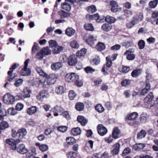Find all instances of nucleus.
Returning <instances> with one entry per match:
<instances>
[{
    "label": "nucleus",
    "instance_id": "48",
    "mask_svg": "<svg viewBox=\"0 0 158 158\" xmlns=\"http://www.w3.org/2000/svg\"><path fill=\"white\" fill-rule=\"evenodd\" d=\"M158 0H155L153 1H151L149 3L150 7L152 8H155L158 4Z\"/></svg>",
    "mask_w": 158,
    "mask_h": 158
},
{
    "label": "nucleus",
    "instance_id": "14",
    "mask_svg": "<svg viewBox=\"0 0 158 158\" xmlns=\"http://www.w3.org/2000/svg\"><path fill=\"white\" fill-rule=\"evenodd\" d=\"M124 55H127V59L130 60H133L135 57V55L132 53L131 49H129L126 51Z\"/></svg>",
    "mask_w": 158,
    "mask_h": 158
},
{
    "label": "nucleus",
    "instance_id": "29",
    "mask_svg": "<svg viewBox=\"0 0 158 158\" xmlns=\"http://www.w3.org/2000/svg\"><path fill=\"white\" fill-rule=\"evenodd\" d=\"M36 70L40 76L43 77L47 76V74L44 71L41 67H36Z\"/></svg>",
    "mask_w": 158,
    "mask_h": 158
},
{
    "label": "nucleus",
    "instance_id": "7",
    "mask_svg": "<svg viewBox=\"0 0 158 158\" xmlns=\"http://www.w3.org/2000/svg\"><path fill=\"white\" fill-rule=\"evenodd\" d=\"M49 96L48 91L43 90L40 91L39 94L36 96L37 99L40 101H42L44 98H46Z\"/></svg>",
    "mask_w": 158,
    "mask_h": 158
},
{
    "label": "nucleus",
    "instance_id": "23",
    "mask_svg": "<svg viewBox=\"0 0 158 158\" xmlns=\"http://www.w3.org/2000/svg\"><path fill=\"white\" fill-rule=\"evenodd\" d=\"M75 32L74 29L72 27H69L66 29L65 34L68 36L71 37L74 34Z\"/></svg>",
    "mask_w": 158,
    "mask_h": 158
},
{
    "label": "nucleus",
    "instance_id": "62",
    "mask_svg": "<svg viewBox=\"0 0 158 158\" xmlns=\"http://www.w3.org/2000/svg\"><path fill=\"white\" fill-rule=\"evenodd\" d=\"M49 46L51 48H54L57 45V43L56 41L54 40H50L49 41Z\"/></svg>",
    "mask_w": 158,
    "mask_h": 158
},
{
    "label": "nucleus",
    "instance_id": "56",
    "mask_svg": "<svg viewBox=\"0 0 158 158\" xmlns=\"http://www.w3.org/2000/svg\"><path fill=\"white\" fill-rule=\"evenodd\" d=\"M57 129L59 131L63 133L67 130V127L65 126H61L58 127Z\"/></svg>",
    "mask_w": 158,
    "mask_h": 158
},
{
    "label": "nucleus",
    "instance_id": "57",
    "mask_svg": "<svg viewBox=\"0 0 158 158\" xmlns=\"http://www.w3.org/2000/svg\"><path fill=\"white\" fill-rule=\"evenodd\" d=\"M113 136L110 135L109 136L105 138V141L107 143H111L113 141Z\"/></svg>",
    "mask_w": 158,
    "mask_h": 158
},
{
    "label": "nucleus",
    "instance_id": "60",
    "mask_svg": "<svg viewBox=\"0 0 158 158\" xmlns=\"http://www.w3.org/2000/svg\"><path fill=\"white\" fill-rule=\"evenodd\" d=\"M76 95V94L73 90H71L69 93V97L70 99L71 100H73Z\"/></svg>",
    "mask_w": 158,
    "mask_h": 158
},
{
    "label": "nucleus",
    "instance_id": "11",
    "mask_svg": "<svg viewBox=\"0 0 158 158\" xmlns=\"http://www.w3.org/2000/svg\"><path fill=\"white\" fill-rule=\"evenodd\" d=\"M47 78V82L48 85L53 84L56 81V76L54 74H52L47 76L44 77Z\"/></svg>",
    "mask_w": 158,
    "mask_h": 158
},
{
    "label": "nucleus",
    "instance_id": "12",
    "mask_svg": "<svg viewBox=\"0 0 158 158\" xmlns=\"http://www.w3.org/2000/svg\"><path fill=\"white\" fill-rule=\"evenodd\" d=\"M19 65V64H15L13 65L12 67L10 69V70L8 72L9 76L7 78V80L8 81H11L14 78V77L12 76V73L13 72V70L16 68Z\"/></svg>",
    "mask_w": 158,
    "mask_h": 158
},
{
    "label": "nucleus",
    "instance_id": "5",
    "mask_svg": "<svg viewBox=\"0 0 158 158\" xmlns=\"http://www.w3.org/2000/svg\"><path fill=\"white\" fill-rule=\"evenodd\" d=\"M72 82H74L76 85L81 87L83 85L82 81L79 79V77L76 73H72Z\"/></svg>",
    "mask_w": 158,
    "mask_h": 158
},
{
    "label": "nucleus",
    "instance_id": "45",
    "mask_svg": "<svg viewBox=\"0 0 158 158\" xmlns=\"http://www.w3.org/2000/svg\"><path fill=\"white\" fill-rule=\"evenodd\" d=\"M27 149L23 144H20V154H25L27 153Z\"/></svg>",
    "mask_w": 158,
    "mask_h": 158
},
{
    "label": "nucleus",
    "instance_id": "63",
    "mask_svg": "<svg viewBox=\"0 0 158 158\" xmlns=\"http://www.w3.org/2000/svg\"><path fill=\"white\" fill-rule=\"evenodd\" d=\"M117 55L116 54H114L113 55L111 56H108L106 57V59L110 60V61H114L117 58Z\"/></svg>",
    "mask_w": 158,
    "mask_h": 158
},
{
    "label": "nucleus",
    "instance_id": "19",
    "mask_svg": "<svg viewBox=\"0 0 158 158\" xmlns=\"http://www.w3.org/2000/svg\"><path fill=\"white\" fill-rule=\"evenodd\" d=\"M26 153V156L27 158L34 157L36 154L35 152V149L34 148H32L31 150L28 151Z\"/></svg>",
    "mask_w": 158,
    "mask_h": 158
},
{
    "label": "nucleus",
    "instance_id": "41",
    "mask_svg": "<svg viewBox=\"0 0 158 158\" xmlns=\"http://www.w3.org/2000/svg\"><path fill=\"white\" fill-rule=\"evenodd\" d=\"M87 10L89 13H94L97 10V9L95 6L92 5L87 7Z\"/></svg>",
    "mask_w": 158,
    "mask_h": 158
},
{
    "label": "nucleus",
    "instance_id": "10",
    "mask_svg": "<svg viewBox=\"0 0 158 158\" xmlns=\"http://www.w3.org/2000/svg\"><path fill=\"white\" fill-rule=\"evenodd\" d=\"M120 145L119 143H116L113 145L112 147L111 152L113 155L118 154L119 152Z\"/></svg>",
    "mask_w": 158,
    "mask_h": 158
},
{
    "label": "nucleus",
    "instance_id": "51",
    "mask_svg": "<svg viewBox=\"0 0 158 158\" xmlns=\"http://www.w3.org/2000/svg\"><path fill=\"white\" fill-rule=\"evenodd\" d=\"M72 73H68L66 74L65 79L66 81L68 82H72Z\"/></svg>",
    "mask_w": 158,
    "mask_h": 158
},
{
    "label": "nucleus",
    "instance_id": "43",
    "mask_svg": "<svg viewBox=\"0 0 158 158\" xmlns=\"http://www.w3.org/2000/svg\"><path fill=\"white\" fill-rule=\"evenodd\" d=\"M95 109L99 113H102L104 110V107L100 104L97 105L95 107Z\"/></svg>",
    "mask_w": 158,
    "mask_h": 158
},
{
    "label": "nucleus",
    "instance_id": "15",
    "mask_svg": "<svg viewBox=\"0 0 158 158\" xmlns=\"http://www.w3.org/2000/svg\"><path fill=\"white\" fill-rule=\"evenodd\" d=\"M62 66V64L60 62L53 63L51 65V68L53 71H56L59 70Z\"/></svg>",
    "mask_w": 158,
    "mask_h": 158
},
{
    "label": "nucleus",
    "instance_id": "13",
    "mask_svg": "<svg viewBox=\"0 0 158 158\" xmlns=\"http://www.w3.org/2000/svg\"><path fill=\"white\" fill-rule=\"evenodd\" d=\"M154 95L152 92H150L144 99V101L146 105L150 104L153 100Z\"/></svg>",
    "mask_w": 158,
    "mask_h": 158
},
{
    "label": "nucleus",
    "instance_id": "54",
    "mask_svg": "<svg viewBox=\"0 0 158 158\" xmlns=\"http://www.w3.org/2000/svg\"><path fill=\"white\" fill-rule=\"evenodd\" d=\"M131 150L129 148H126L123 150L122 155L123 156H126L127 154H129L131 152Z\"/></svg>",
    "mask_w": 158,
    "mask_h": 158
},
{
    "label": "nucleus",
    "instance_id": "6",
    "mask_svg": "<svg viewBox=\"0 0 158 158\" xmlns=\"http://www.w3.org/2000/svg\"><path fill=\"white\" fill-rule=\"evenodd\" d=\"M84 39L86 43L90 46H92L95 44V42L96 41V39L90 34H87L84 37Z\"/></svg>",
    "mask_w": 158,
    "mask_h": 158
},
{
    "label": "nucleus",
    "instance_id": "44",
    "mask_svg": "<svg viewBox=\"0 0 158 158\" xmlns=\"http://www.w3.org/2000/svg\"><path fill=\"white\" fill-rule=\"evenodd\" d=\"M39 50V47L36 43H34L31 50V54H34L35 52Z\"/></svg>",
    "mask_w": 158,
    "mask_h": 158
},
{
    "label": "nucleus",
    "instance_id": "49",
    "mask_svg": "<svg viewBox=\"0 0 158 158\" xmlns=\"http://www.w3.org/2000/svg\"><path fill=\"white\" fill-rule=\"evenodd\" d=\"M8 113L11 115H14L16 114L17 112V110L13 108H9L8 110Z\"/></svg>",
    "mask_w": 158,
    "mask_h": 158
},
{
    "label": "nucleus",
    "instance_id": "50",
    "mask_svg": "<svg viewBox=\"0 0 158 158\" xmlns=\"http://www.w3.org/2000/svg\"><path fill=\"white\" fill-rule=\"evenodd\" d=\"M66 141L67 143L70 145H72L76 142L75 139L72 137H68L67 138Z\"/></svg>",
    "mask_w": 158,
    "mask_h": 158
},
{
    "label": "nucleus",
    "instance_id": "28",
    "mask_svg": "<svg viewBox=\"0 0 158 158\" xmlns=\"http://www.w3.org/2000/svg\"><path fill=\"white\" fill-rule=\"evenodd\" d=\"M38 109L36 107L33 106L28 109L27 112L29 114L31 115L36 112Z\"/></svg>",
    "mask_w": 158,
    "mask_h": 158
},
{
    "label": "nucleus",
    "instance_id": "4",
    "mask_svg": "<svg viewBox=\"0 0 158 158\" xmlns=\"http://www.w3.org/2000/svg\"><path fill=\"white\" fill-rule=\"evenodd\" d=\"M20 142L19 139L15 140L13 139H8L6 140V142L10 146L11 149L14 150L16 149V145Z\"/></svg>",
    "mask_w": 158,
    "mask_h": 158
},
{
    "label": "nucleus",
    "instance_id": "18",
    "mask_svg": "<svg viewBox=\"0 0 158 158\" xmlns=\"http://www.w3.org/2000/svg\"><path fill=\"white\" fill-rule=\"evenodd\" d=\"M77 120L78 122L80 123L81 124L85 126L87 123V120L85 118L82 116L79 115L78 116Z\"/></svg>",
    "mask_w": 158,
    "mask_h": 158
},
{
    "label": "nucleus",
    "instance_id": "34",
    "mask_svg": "<svg viewBox=\"0 0 158 158\" xmlns=\"http://www.w3.org/2000/svg\"><path fill=\"white\" fill-rule=\"evenodd\" d=\"M146 134V132L143 130H141L137 135V138L139 139H141L144 137Z\"/></svg>",
    "mask_w": 158,
    "mask_h": 158
},
{
    "label": "nucleus",
    "instance_id": "39",
    "mask_svg": "<svg viewBox=\"0 0 158 158\" xmlns=\"http://www.w3.org/2000/svg\"><path fill=\"white\" fill-rule=\"evenodd\" d=\"M63 48L62 47L57 45L53 50V53L56 54H58L63 50Z\"/></svg>",
    "mask_w": 158,
    "mask_h": 158
},
{
    "label": "nucleus",
    "instance_id": "16",
    "mask_svg": "<svg viewBox=\"0 0 158 158\" xmlns=\"http://www.w3.org/2000/svg\"><path fill=\"white\" fill-rule=\"evenodd\" d=\"M58 14L60 16L61 19L68 18L70 16L69 13L65 12L64 10H60L58 12Z\"/></svg>",
    "mask_w": 158,
    "mask_h": 158
},
{
    "label": "nucleus",
    "instance_id": "8",
    "mask_svg": "<svg viewBox=\"0 0 158 158\" xmlns=\"http://www.w3.org/2000/svg\"><path fill=\"white\" fill-rule=\"evenodd\" d=\"M97 130L98 133L101 136L104 135L107 132L106 128L102 124H99L98 126Z\"/></svg>",
    "mask_w": 158,
    "mask_h": 158
},
{
    "label": "nucleus",
    "instance_id": "38",
    "mask_svg": "<svg viewBox=\"0 0 158 158\" xmlns=\"http://www.w3.org/2000/svg\"><path fill=\"white\" fill-rule=\"evenodd\" d=\"M141 71L140 69H135L132 72L131 76L134 77H138L141 73Z\"/></svg>",
    "mask_w": 158,
    "mask_h": 158
},
{
    "label": "nucleus",
    "instance_id": "61",
    "mask_svg": "<svg viewBox=\"0 0 158 158\" xmlns=\"http://www.w3.org/2000/svg\"><path fill=\"white\" fill-rule=\"evenodd\" d=\"M132 15V12L126 9L124 10V15L127 17H129Z\"/></svg>",
    "mask_w": 158,
    "mask_h": 158
},
{
    "label": "nucleus",
    "instance_id": "53",
    "mask_svg": "<svg viewBox=\"0 0 158 158\" xmlns=\"http://www.w3.org/2000/svg\"><path fill=\"white\" fill-rule=\"evenodd\" d=\"M62 115L67 120L71 118L70 115L68 111H64L62 112Z\"/></svg>",
    "mask_w": 158,
    "mask_h": 158
},
{
    "label": "nucleus",
    "instance_id": "37",
    "mask_svg": "<svg viewBox=\"0 0 158 158\" xmlns=\"http://www.w3.org/2000/svg\"><path fill=\"white\" fill-rule=\"evenodd\" d=\"M41 51L44 55H48L51 53V51L48 47L44 48Z\"/></svg>",
    "mask_w": 158,
    "mask_h": 158
},
{
    "label": "nucleus",
    "instance_id": "35",
    "mask_svg": "<svg viewBox=\"0 0 158 158\" xmlns=\"http://www.w3.org/2000/svg\"><path fill=\"white\" fill-rule=\"evenodd\" d=\"M84 106L83 103L81 102L77 103L75 106V108L78 111H81L84 109Z\"/></svg>",
    "mask_w": 158,
    "mask_h": 158
},
{
    "label": "nucleus",
    "instance_id": "58",
    "mask_svg": "<svg viewBox=\"0 0 158 158\" xmlns=\"http://www.w3.org/2000/svg\"><path fill=\"white\" fill-rule=\"evenodd\" d=\"M85 71L87 73H92L95 71V69L89 66H87L85 68Z\"/></svg>",
    "mask_w": 158,
    "mask_h": 158
},
{
    "label": "nucleus",
    "instance_id": "55",
    "mask_svg": "<svg viewBox=\"0 0 158 158\" xmlns=\"http://www.w3.org/2000/svg\"><path fill=\"white\" fill-rule=\"evenodd\" d=\"M138 46L139 49H143L145 46V41L143 40H139L138 42Z\"/></svg>",
    "mask_w": 158,
    "mask_h": 158
},
{
    "label": "nucleus",
    "instance_id": "31",
    "mask_svg": "<svg viewBox=\"0 0 158 158\" xmlns=\"http://www.w3.org/2000/svg\"><path fill=\"white\" fill-rule=\"evenodd\" d=\"M86 52V49L85 48H83L77 52L76 56L79 57L83 56L85 54Z\"/></svg>",
    "mask_w": 158,
    "mask_h": 158
},
{
    "label": "nucleus",
    "instance_id": "20",
    "mask_svg": "<svg viewBox=\"0 0 158 158\" xmlns=\"http://www.w3.org/2000/svg\"><path fill=\"white\" fill-rule=\"evenodd\" d=\"M138 114L136 112H134L127 116V120L133 121L137 118Z\"/></svg>",
    "mask_w": 158,
    "mask_h": 158
},
{
    "label": "nucleus",
    "instance_id": "64",
    "mask_svg": "<svg viewBox=\"0 0 158 158\" xmlns=\"http://www.w3.org/2000/svg\"><path fill=\"white\" fill-rule=\"evenodd\" d=\"M39 148L40 150L42 152L46 151L48 149V146L45 144H43L40 145L39 147Z\"/></svg>",
    "mask_w": 158,
    "mask_h": 158
},
{
    "label": "nucleus",
    "instance_id": "59",
    "mask_svg": "<svg viewBox=\"0 0 158 158\" xmlns=\"http://www.w3.org/2000/svg\"><path fill=\"white\" fill-rule=\"evenodd\" d=\"M27 134L26 130L24 128L20 129V138H23Z\"/></svg>",
    "mask_w": 158,
    "mask_h": 158
},
{
    "label": "nucleus",
    "instance_id": "52",
    "mask_svg": "<svg viewBox=\"0 0 158 158\" xmlns=\"http://www.w3.org/2000/svg\"><path fill=\"white\" fill-rule=\"evenodd\" d=\"M70 46L73 48H79V45L77 41L74 40L70 43Z\"/></svg>",
    "mask_w": 158,
    "mask_h": 158
},
{
    "label": "nucleus",
    "instance_id": "46",
    "mask_svg": "<svg viewBox=\"0 0 158 158\" xmlns=\"http://www.w3.org/2000/svg\"><path fill=\"white\" fill-rule=\"evenodd\" d=\"M144 146V144L139 143L134 145L133 148L135 150H139L143 148Z\"/></svg>",
    "mask_w": 158,
    "mask_h": 158
},
{
    "label": "nucleus",
    "instance_id": "17",
    "mask_svg": "<svg viewBox=\"0 0 158 158\" xmlns=\"http://www.w3.org/2000/svg\"><path fill=\"white\" fill-rule=\"evenodd\" d=\"M120 133V130L117 127H114L113 129L112 136L114 139H116L119 138Z\"/></svg>",
    "mask_w": 158,
    "mask_h": 158
},
{
    "label": "nucleus",
    "instance_id": "47",
    "mask_svg": "<svg viewBox=\"0 0 158 158\" xmlns=\"http://www.w3.org/2000/svg\"><path fill=\"white\" fill-rule=\"evenodd\" d=\"M67 156L68 158H75L77 156V154L75 152H70L67 153Z\"/></svg>",
    "mask_w": 158,
    "mask_h": 158
},
{
    "label": "nucleus",
    "instance_id": "42",
    "mask_svg": "<svg viewBox=\"0 0 158 158\" xmlns=\"http://www.w3.org/2000/svg\"><path fill=\"white\" fill-rule=\"evenodd\" d=\"M12 136L13 138H18L20 137V130H19L17 132L16 130L12 129Z\"/></svg>",
    "mask_w": 158,
    "mask_h": 158
},
{
    "label": "nucleus",
    "instance_id": "2",
    "mask_svg": "<svg viewBox=\"0 0 158 158\" xmlns=\"http://www.w3.org/2000/svg\"><path fill=\"white\" fill-rule=\"evenodd\" d=\"M30 61L29 59H27L24 62L23 68L20 71V75L23 76H29L30 75L31 71L30 69L27 68L28 63Z\"/></svg>",
    "mask_w": 158,
    "mask_h": 158
},
{
    "label": "nucleus",
    "instance_id": "26",
    "mask_svg": "<svg viewBox=\"0 0 158 158\" xmlns=\"http://www.w3.org/2000/svg\"><path fill=\"white\" fill-rule=\"evenodd\" d=\"M71 132L73 135L77 136L81 134V131L79 127H77L72 129Z\"/></svg>",
    "mask_w": 158,
    "mask_h": 158
},
{
    "label": "nucleus",
    "instance_id": "24",
    "mask_svg": "<svg viewBox=\"0 0 158 158\" xmlns=\"http://www.w3.org/2000/svg\"><path fill=\"white\" fill-rule=\"evenodd\" d=\"M62 8L67 11L69 12L71 10V6L68 3L64 2L61 3Z\"/></svg>",
    "mask_w": 158,
    "mask_h": 158
},
{
    "label": "nucleus",
    "instance_id": "27",
    "mask_svg": "<svg viewBox=\"0 0 158 158\" xmlns=\"http://www.w3.org/2000/svg\"><path fill=\"white\" fill-rule=\"evenodd\" d=\"M55 92L58 94H62L64 92L63 87L61 85H59L56 88Z\"/></svg>",
    "mask_w": 158,
    "mask_h": 158
},
{
    "label": "nucleus",
    "instance_id": "40",
    "mask_svg": "<svg viewBox=\"0 0 158 158\" xmlns=\"http://www.w3.org/2000/svg\"><path fill=\"white\" fill-rule=\"evenodd\" d=\"M9 126V124L6 121H2L0 123V127L2 130L7 128Z\"/></svg>",
    "mask_w": 158,
    "mask_h": 158
},
{
    "label": "nucleus",
    "instance_id": "9",
    "mask_svg": "<svg viewBox=\"0 0 158 158\" xmlns=\"http://www.w3.org/2000/svg\"><path fill=\"white\" fill-rule=\"evenodd\" d=\"M110 4L111 6V10L112 12H116L121 10V8L118 7L117 2L115 1H111L110 2Z\"/></svg>",
    "mask_w": 158,
    "mask_h": 158
},
{
    "label": "nucleus",
    "instance_id": "36",
    "mask_svg": "<svg viewBox=\"0 0 158 158\" xmlns=\"http://www.w3.org/2000/svg\"><path fill=\"white\" fill-rule=\"evenodd\" d=\"M84 27L86 30L92 31L94 30V28L91 23H86L84 25Z\"/></svg>",
    "mask_w": 158,
    "mask_h": 158
},
{
    "label": "nucleus",
    "instance_id": "33",
    "mask_svg": "<svg viewBox=\"0 0 158 158\" xmlns=\"http://www.w3.org/2000/svg\"><path fill=\"white\" fill-rule=\"evenodd\" d=\"M148 117V115L147 114L143 113L140 115V121L142 123H145L146 122Z\"/></svg>",
    "mask_w": 158,
    "mask_h": 158
},
{
    "label": "nucleus",
    "instance_id": "3",
    "mask_svg": "<svg viewBox=\"0 0 158 158\" xmlns=\"http://www.w3.org/2000/svg\"><path fill=\"white\" fill-rule=\"evenodd\" d=\"M62 58L63 60L67 59L68 64L70 66L74 65L77 63L76 56L74 54L71 55L68 57L66 56H63Z\"/></svg>",
    "mask_w": 158,
    "mask_h": 158
},
{
    "label": "nucleus",
    "instance_id": "30",
    "mask_svg": "<svg viewBox=\"0 0 158 158\" xmlns=\"http://www.w3.org/2000/svg\"><path fill=\"white\" fill-rule=\"evenodd\" d=\"M105 20L108 23H113L116 21V19L113 17L107 15L105 18Z\"/></svg>",
    "mask_w": 158,
    "mask_h": 158
},
{
    "label": "nucleus",
    "instance_id": "25",
    "mask_svg": "<svg viewBox=\"0 0 158 158\" xmlns=\"http://www.w3.org/2000/svg\"><path fill=\"white\" fill-rule=\"evenodd\" d=\"M112 28V26L111 25L107 23H104L102 26L101 29L104 31L108 32Z\"/></svg>",
    "mask_w": 158,
    "mask_h": 158
},
{
    "label": "nucleus",
    "instance_id": "1",
    "mask_svg": "<svg viewBox=\"0 0 158 158\" xmlns=\"http://www.w3.org/2000/svg\"><path fill=\"white\" fill-rule=\"evenodd\" d=\"M20 97L19 95L14 97L9 93H7L3 96V101L7 105H11L14 104L15 100H19Z\"/></svg>",
    "mask_w": 158,
    "mask_h": 158
},
{
    "label": "nucleus",
    "instance_id": "21",
    "mask_svg": "<svg viewBox=\"0 0 158 158\" xmlns=\"http://www.w3.org/2000/svg\"><path fill=\"white\" fill-rule=\"evenodd\" d=\"M106 63L103 66V68L102 69V72H105L106 70L108 69V68H110L112 64L111 61L110 60L106 59Z\"/></svg>",
    "mask_w": 158,
    "mask_h": 158
},
{
    "label": "nucleus",
    "instance_id": "22",
    "mask_svg": "<svg viewBox=\"0 0 158 158\" xmlns=\"http://www.w3.org/2000/svg\"><path fill=\"white\" fill-rule=\"evenodd\" d=\"M86 18L89 20H95L97 21L100 17L99 14L97 13L92 15H87L86 16Z\"/></svg>",
    "mask_w": 158,
    "mask_h": 158
},
{
    "label": "nucleus",
    "instance_id": "32",
    "mask_svg": "<svg viewBox=\"0 0 158 158\" xmlns=\"http://www.w3.org/2000/svg\"><path fill=\"white\" fill-rule=\"evenodd\" d=\"M105 44L102 43H99L96 46V49L99 51H102L105 49Z\"/></svg>",
    "mask_w": 158,
    "mask_h": 158
}]
</instances>
